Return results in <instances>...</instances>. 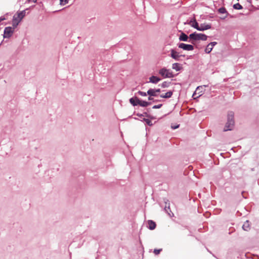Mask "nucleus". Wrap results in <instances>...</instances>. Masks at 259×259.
<instances>
[{
    "label": "nucleus",
    "mask_w": 259,
    "mask_h": 259,
    "mask_svg": "<svg viewBox=\"0 0 259 259\" xmlns=\"http://www.w3.org/2000/svg\"><path fill=\"white\" fill-rule=\"evenodd\" d=\"M189 37L190 39H192L194 40H206L207 38V36L204 34L202 33H197L196 32H194L190 34Z\"/></svg>",
    "instance_id": "2"
},
{
    "label": "nucleus",
    "mask_w": 259,
    "mask_h": 259,
    "mask_svg": "<svg viewBox=\"0 0 259 259\" xmlns=\"http://www.w3.org/2000/svg\"><path fill=\"white\" fill-rule=\"evenodd\" d=\"M226 17H227V15H226V16H225V17H224L222 18V19H225V18H226Z\"/></svg>",
    "instance_id": "32"
},
{
    "label": "nucleus",
    "mask_w": 259,
    "mask_h": 259,
    "mask_svg": "<svg viewBox=\"0 0 259 259\" xmlns=\"http://www.w3.org/2000/svg\"><path fill=\"white\" fill-rule=\"evenodd\" d=\"M242 228L245 231H248L249 229V221H246L242 226Z\"/></svg>",
    "instance_id": "18"
},
{
    "label": "nucleus",
    "mask_w": 259,
    "mask_h": 259,
    "mask_svg": "<svg viewBox=\"0 0 259 259\" xmlns=\"http://www.w3.org/2000/svg\"><path fill=\"white\" fill-rule=\"evenodd\" d=\"M219 12L221 14H227V15L228 14L226 9L225 8H221L219 9Z\"/></svg>",
    "instance_id": "20"
},
{
    "label": "nucleus",
    "mask_w": 259,
    "mask_h": 259,
    "mask_svg": "<svg viewBox=\"0 0 259 259\" xmlns=\"http://www.w3.org/2000/svg\"><path fill=\"white\" fill-rule=\"evenodd\" d=\"M168 85V83L167 82H166V81L163 82L161 84V87L162 88H166V87H167Z\"/></svg>",
    "instance_id": "25"
},
{
    "label": "nucleus",
    "mask_w": 259,
    "mask_h": 259,
    "mask_svg": "<svg viewBox=\"0 0 259 259\" xmlns=\"http://www.w3.org/2000/svg\"><path fill=\"white\" fill-rule=\"evenodd\" d=\"M147 94L150 96H156L157 95L154 89H150L147 92Z\"/></svg>",
    "instance_id": "19"
},
{
    "label": "nucleus",
    "mask_w": 259,
    "mask_h": 259,
    "mask_svg": "<svg viewBox=\"0 0 259 259\" xmlns=\"http://www.w3.org/2000/svg\"><path fill=\"white\" fill-rule=\"evenodd\" d=\"M130 103L133 104L134 106H136L137 105H138L137 104V101L136 100V98L135 99H134V98H131L130 99Z\"/></svg>",
    "instance_id": "22"
},
{
    "label": "nucleus",
    "mask_w": 259,
    "mask_h": 259,
    "mask_svg": "<svg viewBox=\"0 0 259 259\" xmlns=\"http://www.w3.org/2000/svg\"><path fill=\"white\" fill-rule=\"evenodd\" d=\"M170 56L173 59H175L176 60H179V58L181 56L180 55L179 53L178 52H177L176 51H175L174 50H171L170 51Z\"/></svg>",
    "instance_id": "9"
},
{
    "label": "nucleus",
    "mask_w": 259,
    "mask_h": 259,
    "mask_svg": "<svg viewBox=\"0 0 259 259\" xmlns=\"http://www.w3.org/2000/svg\"><path fill=\"white\" fill-rule=\"evenodd\" d=\"M161 250H162V249H155L154 250L153 252L155 254L157 255L160 253V252H161Z\"/></svg>",
    "instance_id": "24"
},
{
    "label": "nucleus",
    "mask_w": 259,
    "mask_h": 259,
    "mask_svg": "<svg viewBox=\"0 0 259 259\" xmlns=\"http://www.w3.org/2000/svg\"><path fill=\"white\" fill-rule=\"evenodd\" d=\"M211 27L210 24H201L200 26H199L198 28H197V30L199 31H204L205 30L209 29Z\"/></svg>",
    "instance_id": "8"
},
{
    "label": "nucleus",
    "mask_w": 259,
    "mask_h": 259,
    "mask_svg": "<svg viewBox=\"0 0 259 259\" xmlns=\"http://www.w3.org/2000/svg\"><path fill=\"white\" fill-rule=\"evenodd\" d=\"M172 68L176 71H179L181 70V67L179 63H175L172 65Z\"/></svg>",
    "instance_id": "17"
},
{
    "label": "nucleus",
    "mask_w": 259,
    "mask_h": 259,
    "mask_svg": "<svg viewBox=\"0 0 259 259\" xmlns=\"http://www.w3.org/2000/svg\"><path fill=\"white\" fill-rule=\"evenodd\" d=\"M25 11H22L18 13L16 15H15L13 17L18 20L19 21H21V20L23 18V17L25 15Z\"/></svg>",
    "instance_id": "7"
},
{
    "label": "nucleus",
    "mask_w": 259,
    "mask_h": 259,
    "mask_svg": "<svg viewBox=\"0 0 259 259\" xmlns=\"http://www.w3.org/2000/svg\"><path fill=\"white\" fill-rule=\"evenodd\" d=\"M149 100H153V98L151 97V96H150V97L148 98Z\"/></svg>",
    "instance_id": "30"
},
{
    "label": "nucleus",
    "mask_w": 259,
    "mask_h": 259,
    "mask_svg": "<svg viewBox=\"0 0 259 259\" xmlns=\"http://www.w3.org/2000/svg\"><path fill=\"white\" fill-rule=\"evenodd\" d=\"M179 48L186 51H192L194 50V47L192 45L184 43L179 44Z\"/></svg>",
    "instance_id": "5"
},
{
    "label": "nucleus",
    "mask_w": 259,
    "mask_h": 259,
    "mask_svg": "<svg viewBox=\"0 0 259 259\" xmlns=\"http://www.w3.org/2000/svg\"><path fill=\"white\" fill-rule=\"evenodd\" d=\"M148 228L150 230H154L156 228V223L152 220L148 221Z\"/></svg>",
    "instance_id": "11"
},
{
    "label": "nucleus",
    "mask_w": 259,
    "mask_h": 259,
    "mask_svg": "<svg viewBox=\"0 0 259 259\" xmlns=\"http://www.w3.org/2000/svg\"><path fill=\"white\" fill-rule=\"evenodd\" d=\"M172 95V92L169 91L165 94V95H161L160 97L163 98H169Z\"/></svg>",
    "instance_id": "16"
},
{
    "label": "nucleus",
    "mask_w": 259,
    "mask_h": 259,
    "mask_svg": "<svg viewBox=\"0 0 259 259\" xmlns=\"http://www.w3.org/2000/svg\"><path fill=\"white\" fill-rule=\"evenodd\" d=\"M138 94L142 96H146L147 94V93L142 91H139Z\"/></svg>",
    "instance_id": "26"
},
{
    "label": "nucleus",
    "mask_w": 259,
    "mask_h": 259,
    "mask_svg": "<svg viewBox=\"0 0 259 259\" xmlns=\"http://www.w3.org/2000/svg\"><path fill=\"white\" fill-rule=\"evenodd\" d=\"M188 38V36L185 34L184 33L182 32L179 37V39L181 41H187Z\"/></svg>",
    "instance_id": "15"
},
{
    "label": "nucleus",
    "mask_w": 259,
    "mask_h": 259,
    "mask_svg": "<svg viewBox=\"0 0 259 259\" xmlns=\"http://www.w3.org/2000/svg\"><path fill=\"white\" fill-rule=\"evenodd\" d=\"M149 80L151 82L156 83L160 80V79L156 76H152L149 78Z\"/></svg>",
    "instance_id": "13"
},
{
    "label": "nucleus",
    "mask_w": 259,
    "mask_h": 259,
    "mask_svg": "<svg viewBox=\"0 0 259 259\" xmlns=\"http://www.w3.org/2000/svg\"><path fill=\"white\" fill-rule=\"evenodd\" d=\"M68 0H65V1H64V4H66V3H68Z\"/></svg>",
    "instance_id": "31"
},
{
    "label": "nucleus",
    "mask_w": 259,
    "mask_h": 259,
    "mask_svg": "<svg viewBox=\"0 0 259 259\" xmlns=\"http://www.w3.org/2000/svg\"><path fill=\"white\" fill-rule=\"evenodd\" d=\"M3 20V19H1L0 18V22Z\"/></svg>",
    "instance_id": "33"
},
{
    "label": "nucleus",
    "mask_w": 259,
    "mask_h": 259,
    "mask_svg": "<svg viewBox=\"0 0 259 259\" xmlns=\"http://www.w3.org/2000/svg\"><path fill=\"white\" fill-rule=\"evenodd\" d=\"M233 8L236 10H241L243 8L242 6L241 5H240L239 3L234 4L233 5Z\"/></svg>",
    "instance_id": "21"
},
{
    "label": "nucleus",
    "mask_w": 259,
    "mask_h": 259,
    "mask_svg": "<svg viewBox=\"0 0 259 259\" xmlns=\"http://www.w3.org/2000/svg\"><path fill=\"white\" fill-rule=\"evenodd\" d=\"M189 24L192 27L196 28V29H197V28H198V27H199L198 24L197 22V21L195 18H194L193 20H192L190 21Z\"/></svg>",
    "instance_id": "12"
},
{
    "label": "nucleus",
    "mask_w": 259,
    "mask_h": 259,
    "mask_svg": "<svg viewBox=\"0 0 259 259\" xmlns=\"http://www.w3.org/2000/svg\"><path fill=\"white\" fill-rule=\"evenodd\" d=\"M159 74L164 78H171L174 77L172 72L169 69L163 68L159 70Z\"/></svg>",
    "instance_id": "3"
},
{
    "label": "nucleus",
    "mask_w": 259,
    "mask_h": 259,
    "mask_svg": "<svg viewBox=\"0 0 259 259\" xmlns=\"http://www.w3.org/2000/svg\"><path fill=\"white\" fill-rule=\"evenodd\" d=\"M60 4L62 5H64V1L65 0H60Z\"/></svg>",
    "instance_id": "28"
},
{
    "label": "nucleus",
    "mask_w": 259,
    "mask_h": 259,
    "mask_svg": "<svg viewBox=\"0 0 259 259\" xmlns=\"http://www.w3.org/2000/svg\"><path fill=\"white\" fill-rule=\"evenodd\" d=\"M145 121L146 124H147L149 126H151L152 125V121L149 119H144Z\"/></svg>",
    "instance_id": "23"
},
{
    "label": "nucleus",
    "mask_w": 259,
    "mask_h": 259,
    "mask_svg": "<svg viewBox=\"0 0 259 259\" xmlns=\"http://www.w3.org/2000/svg\"><path fill=\"white\" fill-rule=\"evenodd\" d=\"M155 91L156 93H159L160 92V90L159 89H157V90H155Z\"/></svg>",
    "instance_id": "29"
},
{
    "label": "nucleus",
    "mask_w": 259,
    "mask_h": 259,
    "mask_svg": "<svg viewBox=\"0 0 259 259\" xmlns=\"http://www.w3.org/2000/svg\"><path fill=\"white\" fill-rule=\"evenodd\" d=\"M136 100L137 101L138 105H139L142 107H147L150 104V103L146 101L140 100L137 97L136 98Z\"/></svg>",
    "instance_id": "10"
},
{
    "label": "nucleus",
    "mask_w": 259,
    "mask_h": 259,
    "mask_svg": "<svg viewBox=\"0 0 259 259\" xmlns=\"http://www.w3.org/2000/svg\"><path fill=\"white\" fill-rule=\"evenodd\" d=\"M14 29L11 27H7L4 30V37L5 38H9L13 33Z\"/></svg>",
    "instance_id": "4"
},
{
    "label": "nucleus",
    "mask_w": 259,
    "mask_h": 259,
    "mask_svg": "<svg viewBox=\"0 0 259 259\" xmlns=\"http://www.w3.org/2000/svg\"><path fill=\"white\" fill-rule=\"evenodd\" d=\"M20 22V21H19L18 20H17V19H16L15 18H14L13 17V20H12V26H13L12 28L14 29L16 28Z\"/></svg>",
    "instance_id": "14"
},
{
    "label": "nucleus",
    "mask_w": 259,
    "mask_h": 259,
    "mask_svg": "<svg viewBox=\"0 0 259 259\" xmlns=\"http://www.w3.org/2000/svg\"><path fill=\"white\" fill-rule=\"evenodd\" d=\"M162 106V105L161 104H159V105H155L153 106V108H160Z\"/></svg>",
    "instance_id": "27"
},
{
    "label": "nucleus",
    "mask_w": 259,
    "mask_h": 259,
    "mask_svg": "<svg viewBox=\"0 0 259 259\" xmlns=\"http://www.w3.org/2000/svg\"><path fill=\"white\" fill-rule=\"evenodd\" d=\"M217 44V42L213 41L209 43L206 47L205 49V52L207 54H209L212 51L213 47L216 45Z\"/></svg>",
    "instance_id": "6"
},
{
    "label": "nucleus",
    "mask_w": 259,
    "mask_h": 259,
    "mask_svg": "<svg viewBox=\"0 0 259 259\" xmlns=\"http://www.w3.org/2000/svg\"><path fill=\"white\" fill-rule=\"evenodd\" d=\"M234 113L232 111L229 112L228 114V121L226 123L224 131H230L232 130L234 124Z\"/></svg>",
    "instance_id": "1"
}]
</instances>
